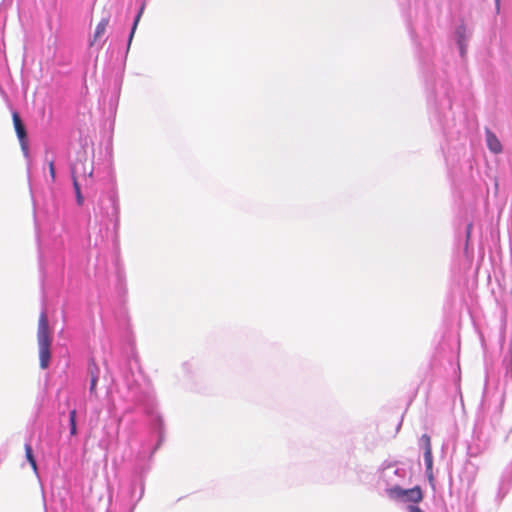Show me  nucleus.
Segmentation results:
<instances>
[{
	"label": "nucleus",
	"instance_id": "1",
	"mask_svg": "<svg viewBox=\"0 0 512 512\" xmlns=\"http://www.w3.org/2000/svg\"><path fill=\"white\" fill-rule=\"evenodd\" d=\"M37 341L39 346L40 367L46 369L51 358V336L47 315L43 312L38 319Z\"/></svg>",
	"mask_w": 512,
	"mask_h": 512
},
{
	"label": "nucleus",
	"instance_id": "2",
	"mask_svg": "<svg viewBox=\"0 0 512 512\" xmlns=\"http://www.w3.org/2000/svg\"><path fill=\"white\" fill-rule=\"evenodd\" d=\"M387 494L391 499L402 502L420 503L423 500V492L419 486L410 489L394 486L387 489Z\"/></svg>",
	"mask_w": 512,
	"mask_h": 512
},
{
	"label": "nucleus",
	"instance_id": "3",
	"mask_svg": "<svg viewBox=\"0 0 512 512\" xmlns=\"http://www.w3.org/2000/svg\"><path fill=\"white\" fill-rule=\"evenodd\" d=\"M71 174H72L73 187H74L75 194H76L77 204L79 206H82L83 203H84V197H83V195L81 193V190H80V185H79V182H78V177L79 176L91 177L92 174H93V168H92V166L90 164L87 165V159H85L84 161L79 160L72 167Z\"/></svg>",
	"mask_w": 512,
	"mask_h": 512
},
{
	"label": "nucleus",
	"instance_id": "4",
	"mask_svg": "<svg viewBox=\"0 0 512 512\" xmlns=\"http://www.w3.org/2000/svg\"><path fill=\"white\" fill-rule=\"evenodd\" d=\"M12 120H13V124H14V128H15L17 137L21 144V147L25 152H27V150H28L27 132H26L25 125L23 124L18 112L14 111L12 113Z\"/></svg>",
	"mask_w": 512,
	"mask_h": 512
},
{
	"label": "nucleus",
	"instance_id": "5",
	"mask_svg": "<svg viewBox=\"0 0 512 512\" xmlns=\"http://www.w3.org/2000/svg\"><path fill=\"white\" fill-rule=\"evenodd\" d=\"M486 142L489 150L495 154H499L502 152V145L497 138V136L490 131L489 129H486Z\"/></svg>",
	"mask_w": 512,
	"mask_h": 512
},
{
	"label": "nucleus",
	"instance_id": "6",
	"mask_svg": "<svg viewBox=\"0 0 512 512\" xmlns=\"http://www.w3.org/2000/svg\"><path fill=\"white\" fill-rule=\"evenodd\" d=\"M108 24H109L108 16L101 19V21L96 26L93 38L90 41V46H94L104 36Z\"/></svg>",
	"mask_w": 512,
	"mask_h": 512
},
{
	"label": "nucleus",
	"instance_id": "7",
	"mask_svg": "<svg viewBox=\"0 0 512 512\" xmlns=\"http://www.w3.org/2000/svg\"><path fill=\"white\" fill-rule=\"evenodd\" d=\"M456 36H457V43L460 47L461 54L464 55L465 53V40H466V29L464 26H460L456 30Z\"/></svg>",
	"mask_w": 512,
	"mask_h": 512
},
{
	"label": "nucleus",
	"instance_id": "8",
	"mask_svg": "<svg viewBox=\"0 0 512 512\" xmlns=\"http://www.w3.org/2000/svg\"><path fill=\"white\" fill-rule=\"evenodd\" d=\"M424 461L426 465V472L429 476L432 475V467H433V456H432V448L428 446L425 447L424 451Z\"/></svg>",
	"mask_w": 512,
	"mask_h": 512
},
{
	"label": "nucleus",
	"instance_id": "9",
	"mask_svg": "<svg viewBox=\"0 0 512 512\" xmlns=\"http://www.w3.org/2000/svg\"><path fill=\"white\" fill-rule=\"evenodd\" d=\"M25 454H26V458L29 461V463L31 464L33 470L36 471L37 464H36V460L34 458L33 450H32V447L30 444L25 445Z\"/></svg>",
	"mask_w": 512,
	"mask_h": 512
},
{
	"label": "nucleus",
	"instance_id": "10",
	"mask_svg": "<svg viewBox=\"0 0 512 512\" xmlns=\"http://www.w3.org/2000/svg\"><path fill=\"white\" fill-rule=\"evenodd\" d=\"M69 423H70V435H77V426H76V410L73 409L69 413Z\"/></svg>",
	"mask_w": 512,
	"mask_h": 512
},
{
	"label": "nucleus",
	"instance_id": "11",
	"mask_svg": "<svg viewBox=\"0 0 512 512\" xmlns=\"http://www.w3.org/2000/svg\"><path fill=\"white\" fill-rule=\"evenodd\" d=\"M144 8H145L144 4L141 5V7H140V9H139V11H138V13L136 15V18L134 20V24H133V27H132V31H131V34H130V40L132 39V37L134 35L135 29L137 27V24H138V22L140 20V17L142 15L143 11H144Z\"/></svg>",
	"mask_w": 512,
	"mask_h": 512
},
{
	"label": "nucleus",
	"instance_id": "12",
	"mask_svg": "<svg viewBox=\"0 0 512 512\" xmlns=\"http://www.w3.org/2000/svg\"><path fill=\"white\" fill-rule=\"evenodd\" d=\"M98 378L96 376H92L91 383H90V392L94 393L96 390Z\"/></svg>",
	"mask_w": 512,
	"mask_h": 512
},
{
	"label": "nucleus",
	"instance_id": "13",
	"mask_svg": "<svg viewBox=\"0 0 512 512\" xmlns=\"http://www.w3.org/2000/svg\"><path fill=\"white\" fill-rule=\"evenodd\" d=\"M422 440L424 442V448L427 447V446L429 448H432L431 447V440H430V437L428 435H426V434L422 435Z\"/></svg>",
	"mask_w": 512,
	"mask_h": 512
},
{
	"label": "nucleus",
	"instance_id": "14",
	"mask_svg": "<svg viewBox=\"0 0 512 512\" xmlns=\"http://www.w3.org/2000/svg\"><path fill=\"white\" fill-rule=\"evenodd\" d=\"M49 172H50L52 180L54 181L55 180V167H54L53 161H51L49 163Z\"/></svg>",
	"mask_w": 512,
	"mask_h": 512
},
{
	"label": "nucleus",
	"instance_id": "15",
	"mask_svg": "<svg viewBox=\"0 0 512 512\" xmlns=\"http://www.w3.org/2000/svg\"><path fill=\"white\" fill-rule=\"evenodd\" d=\"M409 512H424L418 506L410 505L408 507Z\"/></svg>",
	"mask_w": 512,
	"mask_h": 512
},
{
	"label": "nucleus",
	"instance_id": "16",
	"mask_svg": "<svg viewBox=\"0 0 512 512\" xmlns=\"http://www.w3.org/2000/svg\"><path fill=\"white\" fill-rule=\"evenodd\" d=\"M471 230H472V224H468V226H467V237L470 236Z\"/></svg>",
	"mask_w": 512,
	"mask_h": 512
},
{
	"label": "nucleus",
	"instance_id": "17",
	"mask_svg": "<svg viewBox=\"0 0 512 512\" xmlns=\"http://www.w3.org/2000/svg\"><path fill=\"white\" fill-rule=\"evenodd\" d=\"M499 9H500V7H499V2H497V5H496V10H497V12H499Z\"/></svg>",
	"mask_w": 512,
	"mask_h": 512
}]
</instances>
